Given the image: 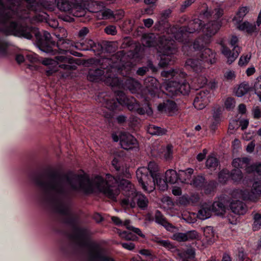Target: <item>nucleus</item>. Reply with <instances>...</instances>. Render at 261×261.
<instances>
[{"instance_id": "7ed1b4c3", "label": "nucleus", "mask_w": 261, "mask_h": 261, "mask_svg": "<svg viewBox=\"0 0 261 261\" xmlns=\"http://www.w3.org/2000/svg\"><path fill=\"white\" fill-rule=\"evenodd\" d=\"M2 32L7 35H13L28 39H31L34 35L38 40L40 49L42 51L56 54V51L51 46L55 45V42L51 40V35L46 31H43L42 38V35L37 28L24 27L18 23L12 22L9 27L2 28Z\"/></svg>"}, {"instance_id": "a19ab883", "label": "nucleus", "mask_w": 261, "mask_h": 261, "mask_svg": "<svg viewBox=\"0 0 261 261\" xmlns=\"http://www.w3.org/2000/svg\"><path fill=\"white\" fill-rule=\"evenodd\" d=\"M237 25V28L239 30L245 31L248 34H252L256 31V28L255 24L249 23L248 21H245L242 23Z\"/></svg>"}, {"instance_id": "bb28decb", "label": "nucleus", "mask_w": 261, "mask_h": 261, "mask_svg": "<svg viewBox=\"0 0 261 261\" xmlns=\"http://www.w3.org/2000/svg\"><path fill=\"white\" fill-rule=\"evenodd\" d=\"M200 54V58L203 61L210 63L211 64L216 62V53L210 48H205Z\"/></svg>"}, {"instance_id": "aec40b11", "label": "nucleus", "mask_w": 261, "mask_h": 261, "mask_svg": "<svg viewBox=\"0 0 261 261\" xmlns=\"http://www.w3.org/2000/svg\"><path fill=\"white\" fill-rule=\"evenodd\" d=\"M121 93H124L123 92L119 91H117L116 93V99H109L108 97H106L103 99V102L102 103L103 106L107 108V109L111 110H114L116 109L119 105H125L126 106V104L122 103L121 102L120 99H119L121 98Z\"/></svg>"}, {"instance_id": "a211bd4d", "label": "nucleus", "mask_w": 261, "mask_h": 261, "mask_svg": "<svg viewBox=\"0 0 261 261\" xmlns=\"http://www.w3.org/2000/svg\"><path fill=\"white\" fill-rule=\"evenodd\" d=\"M70 1V0H58L57 7L60 10L68 12L75 16L74 12H79V10L75 9L76 7L74 6V4Z\"/></svg>"}, {"instance_id": "603ef678", "label": "nucleus", "mask_w": 261, "mask_h": 261, "mask_svg": "<svg viewBox=\"0 0 261 261\" xmlns=\"http://www.w3.org/2000/svg\"><path fill=\"white\" fill-rule=\"evenodd\" d=\"M224 106L227 110H233L236 106V101L234 98L231 97H226L224 101Z\"/></svg>"}, {"instance_id": "dca6fc26", "label": "nucleus", "mask_w": 261, "mask_h": 261, "mask_svg": "<svg viewBox=\"0 0 261 261\" xmlns=\"http://www.w3.org/2000/svg\"><path fill=\"white\" fill-rule=\"evenodd\" d=\"M120 145L123 149L130 150L137 149L138 143L136 138L129 133H122L120 136Z\"/></svg>"}, {"instance_id": "09e8293b", "label": "nucleus", "mask_w": 261, "mask_h": 261, "mask_svg": "<svg viewBox=\"0 0 261 261\" xmlns=\"http://www.w3.org/2000/svg\"><path fill=\"white\" fill-rule=\"evenodd\" d=\"M182 80L179 81V94L181 93L182 94H188L190 91V86L189 83H187L185 81H184L181 84L180 82L182 81Z\"/></svg>"}, {"instance_id": "b1692460", "label": "nucleus", "mask_w": 261, "mask_h": 261, "mask_svg": "<svg viewBox=\"0 0 261 261\" xmlns=\"http://www.w3.org/2000/svg\"><path fill=\"white\" fill-rule=\"evenodd\" d=\"M213 213L212 204L211 202L204 203L201 204L198 213L197 217L202 220L211 217Z\"/></svg>"}, {"instance_id": "c03bdc74", "label": "nucleus", "mask_w": 261, "mask_h": 261, "mask_svg": "<svg viewBox=\"0 0 261 261\" xmlns=\"http://www.w3.org/2000/svg\"><path fill=\"white\" fill-rule=\"evenodd\" d=\"M57 0H41L40 7L49 11H54L57 6Z\"/></svg>"}, {"instance_id": "f257e3e1", "label": "nucleus", "mask_w": 261, "mask_h": 261, "mask_svg": "<svg viewBox=\"0 0 261 261\" xmlns=\"http://www.w3.org/2000/svg\"><path fill=\"white\" fill-rule=\"evenodd\" d=\"M40 187L46 194L51 195L54 210L69 218L72 215L68 202L65 200L71 191L82 190L86 192L97 191L108 198L115 200L121 189L125 196L121 200L122 206L135 207L137 204L140 208L144 210L148 204L147 197L141 193H136L129 180L122 179L118 181L110 174H107L105 179L100 176H96L90 180L86 175L72 172L64 174H53L47 177L40 176Z\"/></svg>"}, {"instance_id": "49530a36", "label": "nucleus", "mask_w": 261, "mask_h": 261, "mask_svg": "<svg viewBox=\"0 0 261 261\" xmlns=\"http://www.w3.org/2000/svg\"><path fill=\"white\" fill-rule=\"evenodd\" d=\"M229 177L233 181L239 182L243 177V173L240 170L234 168L229 173Z\"/></svg>"}, {"instance_id": "e433bc0d", "label": "nucleus", "mask_w": 261, "mask_h": 261, "mask_svg": "<svg viewBox=\"0 0 261 261\" xmlns=\"http://www.w3.org/2000/svg\"><path fill=\"white\" fill-rule=\"evenodd\" d=\"M187 66L191 67L196 72H201L203 69L202 65L201 60L189 59L186 62Z\"/></svg>"}, {"instance_id": "864d4df0", "label": "nucleus", "mask_w": 261, "mask_h": 261, "mask_svg": "<svg viewBox=\"0 0 261 261\" xmlns=\"http://www.w3.org/2000/svg\"><path fill=\"white\" fill-rule=\"evenodd\" d=\"M204 181L205 178L202 176H197L192 180L191 185L195 187L201 188L203 187Z\"/></svg>"}, {"instance_id": "ea45409f", "label": "nucleus", "mask_w": 261, "mask_h": 261, "mask_svg": "<svg viewBox=\"0 0 261 261\" xmlns=\"http://www.w3.org/2000/svg\"><path fill=\"white\" fill-rule=\"evenodd\" d=\"M155 35L153 33L145 35L142 38V44L146 47L154 46L156 44Z\"/></svg>"}, {"instance_id": "4c0bfd02", "label": "nucleus", "mask_w": 261, "mask_h": 261, "mask_svg": "<svg viewBox=\"0 0 261 261\" xmlns=\"http://www.w3.org/2000/svg\"><path fill=\"white\" fill-rule=\"evenodd\" d=\"M182 261H197L195 258V250L192 248L188 249L185 252L178 253Z\"/></svg>"}, {"instance_id": "7c9ffc66", "label": "nucleus", "mask_w": 261, "mask_h": 261, "mask_svg": "<svg viewBox=\"0 0 261 261\" xmlns=\"http://www.w3.org/2000/svg\"><path fill=\"white\" fill-rule=\"evenodd\" d=\"M249 162L250 160L247 157L236 158L232 162V166L237 169L245 168L247 171V168L250 166Z\"/></svg>"}, {"instance_id": "f03ea898", "label": "nucleus", "mask_w": 261, "mask_h": 261, "mask_svg": "<svg viewBox=\"0 0 261 261\" xmlns=\"http://www.w3.org/2000/svg\"><path fill=\"white\" fill-rule=\"evenodd\" d=\"M90 234L87 228L74 227L71 239L81 248V257L84 261H114L108 256L103 248L97 244L90 242Z\"/></svg>"}, {"instance_id": "69168bd1", "label": "nucleus", "mask_w": 261, "mask_h": 261, "mask_svg": "<svg viewBox=\"0 0 261 261\" xmlns=\"http://www.w3.org/2000/svg\"><path fill=\"white\" fill-rule=\"evenodd\" d=\"M229 177V172L227 170H223L219 174L220 182L225 183Z\"/></svg>"}, {"instance_id": "4468645a", "label": "nucleus", "mask_w": 261, "mask_h": 261, "mask_svg": "<svg viewBox=\"0 0 261 261\" xmlns=\"http://www.w3.org/2000/svg\"><path fill=\"white\" fill-rule=\"evenodd\" d=\"M213 93L210 90L202 89L198 91L193 101L194 107L197 110L203 109L211 101Z\"/></svg>"}, {"instance_id": "393cba45", "label": "nucleus", "mask_w": 261, "mask_h": 261, "mask_svg": "<svg viewBox=\"0 0 261 261\" xmlns=\"http://www.w3.org/2000/svg\"><path fill=\"white\" fill-rule=\"evenodd\" d=\"M59 38V40L57 43V46L60 50V53L64 54L68 51L71 47H74L76 43H74L71 41L67 39H63L60 38V35H56Z\"/></svg>"}, {"instance_id": "5fc2aeb1", "label": "nucleus", "mask_w": 261, "mask_h": 261, "mask_svg": "<svg viewBox=\"0 0 261 261\" xmlns=\"http://www.w3.org/2000/svg\"><path fill=\"white\" fill-rule=\"evenodd\" d=\"M187 241H191L194 240H198L200 238L199 233L196 230L188 231L186 232Z\"/></svg>"}, {"instance_id": "2eb2a0df", "label": "nucleus", "mask_w": 261, "mask_h": 261, "mask_svg": "<svg viewBox=\"0 0 261 261\" xmlns=\"http://www.w3.org/2000/svg\"><path fill=\"white\" fill-rule=\"evenodd\" d=\"M42 8L36 7L28 12H25L24 15H19L18 19L25 20L29 19L31 23H36L45 20L48 17L46 13L43 11H38Z\"/></svg>"}, {"instance_id": "412c9836", "label": "nucleus", "mask_w": 261, "mask_h": 261, "mask_svg": "<svg viewBox=\"0 0 261 261\" xmlns=\"http://www.w3.org/2000/svg\"><path fill=\"white\" fill-rule=\"evenodd\" d=\"M221 26V23L216 20L210 21L204 24H202V32L203 33V35L205 37H208L209 36L207 34L208 32L215 31V32L214 33V35H215L219 30Z\"/></svg>"}, {"instance_id": "6ab92c4d", "label": "nucleus", "mask_w": 261, "mask_h": 261, "mask_svg": "<svg viewBox=\"0 0 261 261\" xmlns=\"http://www.w3.org/2000/svg\"><path fill=\"white\" fill-rule=\"evenodd\" d=\"M158 110L160 112H165L169 115H172L177 111V108L175 102L167 100L159 104L158 106Z\"/></svg>"}, {"instance_id": "052dcab7", "label": "nucleus", "mask_w": 261, "mask_h": 261, "mask_svg": "<svg viewBox=\"0 0 261 261\" xmlns=\"http://www.w3.org/2000/svg\"><path fill=\"white\" fill-rule=\"evenodd\" d=\"M132 67L133 65L132 63L126 62L124 64H123L122 66L118 69V70H120V72L122 74H124V72L126 74H128L131 72Z\"/></svg>"}, {"instance_id": "13d9d810", "label": "nucleus", "mask_w": 261, "mask_h": 261, "mask_svg": "<svg viewBox=\"0 0 261 261\" xmlns=\"http://www.w3.org/2000/svg\"><path fill=\"white\" fill-rule=\"evenodd\" d=\"M253 88L255 94L258 96L259 100L261 101V77H258L256 79Z\"/></svg>"}, {"instance_id": "1a4fd4ad", "label": "nucleus", "mask_w": 261, "mask_h": 261, "mask_svg": "<svg viewBox=\"0 0 261 261\" xmlns=\"http://www.w3.org/2000/svg\"><path fill=\"white\" fill-rule=\"evenodd\" d=\"M136 176L142 189L147 193L153 192L155 188L154 178L147 174L145 167H141L136 171Z\"/></svg>"}, {"instance_id": "a18cd8bd", "label": "nucleus", "mask_w": 261, "mask_h": 261, "mask_svg": "<svg viewBox=\"0 0 261 261\" xmlns=\"http://www.w3.org/2000/svg\"><path fill=\"white\" fill-rule=\"evenodd\" d=\"M147 170V174L153 178H156L159 175L158 173V166L154 162H150L148 165V168H146Z\"/></svg>"}, {"instance_id": "a878e982", "label": "nucleus", "mask_w": 261, "mask_h": 261, "mask_svg": "<svg viewBox=\"0 0 261 261\" xmlns=\"http://www.w3.org/2000/svg\"><path fill=\"white\" fill-rule=\"evenodd\" d=\"M154 219L156 223L164 226L168 231H173L175 227L169 223L163 214L159 210L154 214Z\"/></svg>"}, {"instance_id": "4be33fe9", "label": "nucleus", "mask_w": 261, "mask_h": 261, "mask_svg": "<svg viewBox=\"0 0 261 261\" xmlns=\"http://www.w3.org/2000/svg\"><path fill=\"white\" fill-rule=\"evenodd\" d=\"M222 54L227 59V62L230 64L232 63L238 57L240 51V47H235L233 48L232 52L226 46L221 48Z\"/></svg>"}, {"instance_id": "9b49d317", "label": "nucleus", "mask_w": 261, "mask_h": 261, "mask_svg": "<svg viewBox=\"0 0 261 261\" xmlns=\"http://www.w3.org/2000/svg\"><path fill=\"white\" fill-rule=\"evenodd\" d=\"M121 93L120 96L122 97L119 99L121 100V102L126 104L130 111H137L142 115L147 114L148 115H150L152 114V110L148 105H145L143 108H140L139 104L134 97H127L125 93Z\"/></svg>"}, {"instance_id": "c756f323", "label": "nucleus", "mask_w": 261, "mask_h": 261, "mask_svg": "<svg viewBox=\"0 0 261 261\" xmlns=\"http://www.w3.org/2000/svg\"><path fill=\"white\" fill-rule=\"evenodd\" d=\"M193 169L188 168L186 170H179L178 173V179L182 182L186 184H191V176L193 173Z\"/></svg>"}, {"instance_id": "79ce46f5", "label": "nucleus", "mask_w": 261, "mask_h": 261, "mask_svg": "<svg viewBox=\"0 0 261 261\" xmlns=\"http://www.w3.org/2000/svg\"><path fill=\"white\" fill-rule=\"evenodd\" d=\"M178 179V174L176 171L173 169H169L165 173V179L171 184H173L176 182Z\"/></svg>"}, {"instance_id": "4d7b16f0", "label": "nucleus", "mask_w": 261, "mask_h": 261, "mask_svg": "<svg viewBox=\"0 0 261 261\" xmlns=\"http://www.w3.org/2000/svg\"><path fill=\"white\" fill-rule=\"evenodd\" d=\"M218 165V161L213 156L209 157L206 161V166L208 168L215 169Z\"/></svg>"}, {"instance_id": "72a5a7b5", "label": "nucleus", "mask_w": 261, "mask_h": 261, "mask_svg": "<svg viewBox=\"0 0 261 261\" xmlns=\"http://www.w3.org/2000/svg\"><path fill=\"white\" fill-rule=\"evenodd\" d=\"M249 11V8L247 6L240 7L236 16L233 18L232 21L235 24H239Z\"/></svg>"}, {"instance_id": "c9c22d12", "label": "nucleus", "mask_w": 261, "mask_h": 261, "mask_svg": "<svg viewBox=\"0 0 261 261\" xmlns=\"http://www.w3.org/2000/svg\"><path fill=\"white\" fill-rule=\"evenodd\" d=\"M223 14V9L217 7L215 8L212 12L206 10L203 13V17L205 18H211V19H218L220 17H221Z\"/></svg>"}, {"instance_id": "e2e57ef3", "label": "nucleus", "mask_w": 261, "mask_h": 261, "mask_svg": "<svg viewBox=\"0 0 261 261\" xmlns=\"http://www.w3.org/2000/svg\"><path fill=\"white\" fill-rule=\"evenodd\" d=\"M261 228V215L255 214L254 216V223L253 229L254 230H257Z\"/></svg>"}, {"instance_id": "3c124183", "label": "nucleus", "mask_w": 261, "mask_h": 261, "mask_svg": "<svg viewBox=\"0 0 261 261\" xmlns=\"http://www.w3.org/2000/svg\"><path fill=\"white\" fill-rule=\"evenodd\" d=\"M154 181L156 182V185L159 187L161 191H165L168 189V182L166 179H162L160 178V175L156 176L154 178Z\"/></svg>"}, {"instance_id": "de8ad7c7", "label": "nucleus", "mask_w": 261, "mask_h": 261, "mask_svg": "<svg viewBox=\"0 0 261 261\" xmlns=\"http://www.w3.org/2000/svg\"><path fill=\"white\" fill-rule=\"evenodd\" d=\"M249 88L250 87L248 84L242 83L238 88L236 94L238 97H242L248 92Z\"/></svg>"}, {"instance_id": "bf43d9fd", "label": "nucleus", "mask_w": 261, "mask_h": 261, "mask_svg": "<svg viewBox=\"0 0 261 261\" xmlns=\"http://www.w3.org/2000/svg\"><path fill=\"white\" fill-rule=\"evenodd\" d=\"M124 15V11L121 10L116 11L115 12L111 11V14L109 16V18H107V19L113 18L115 21H118L121 19L123 17Z\"/></svg>"}, {"instance_id": "2f4dec72", "label": "nucleus", "mask_w": 261, "mask_h": 261, "mask_svg": "<svg viewBox=\"0 0 261 261\" xmlns=\"http://www.w3.org/2000/svg\"><path fill=\"white\" fill-rule=\"evenodd\" d=\"M108 71V69L102 70L100 69H96L95 70L93 73L91 72L90 73V75H93L96 77L101 76L103 75L104 77H106L108 79H110L112 78L113 83L112 84V86H114L115 85H117L119 83L118 79L116 77H113L111 76V75L108 74L107 73L105 74L106 72H107Z\"/></svg>"}, {"instance_id": "6e6552de", "label": "nucleus", "mask_w": 261, "mask_h": 261, "mask_svg": "<svg viewBox=\"0 0 261 261\" xmlns=\"http://www.w3.org/2000/svg\"><path fill=\"white\" fill-rule=\"evenodd\" d=\"M261 194V180L255 181L252 185L251 192L246 190H234L231 195L233 198H241L244 200H249L256 202Z\"/></svg>"}, {"instance_id": "680f3d73", "label": "nucleus", "mask_w": 261, "mask_h": 261, "mask_svg": "<svg viewBox=\"0 0 261 261\" xmlns=\"http://www.w3.org/2000/svg\"><path fill=\"white\" fill-rule=\"evenodd\" d=\"M252 172H256L259 175H261V163L252 164L247 168V173Z\"/></svg>"}, {"instance_id": "0e129e2a", "label": "nucleus", "mask_w": 261, "mask_h": 261, "mask_svg": "<svg viewBox=\"0 0 261 261\" xmlns=\"http://www.w3.org/2000/svg\"><path fill=\"white\" fill-rule=\"evenodd\" d=\"M119 236L122 239H124L126 240H136L137 237L133 234L132 232H128L126 231L119 232Z\"/></svg>"}, {"instance_id": "c85d7f7f", "label": "nucleus", "mask_w": 261, "mask_h": 261, "mask_svg": "<svg viewBox=\"0 0 261 261\" xmlns=\"http://www.w3.org/2000/svg\"><path fill=\"white\" fill-rule=\"evenodd\" d=\"M156 80L152 77H148L146 79L145 83L149 94L152 97H155L158 89L154 85L156 83Z\"/></svg>"}, {"instance_id": "37998d69", "label": "nucleus", "mask_w": 261, "mask_h": 261, "mask_svg": "<svg viewBox=\"0 0 261 261\" xmlns=\"http://www.w3.org/2000/svg\"><path fill=\"white\" fill-rule=\"evenodd\" d=\"M147 132L151 135L162 136L165 135L167 130L160 127L154 125H149L147 127Z\"/></svg>"}, {"instance_id": "ddd939ff", "label": "nucleus", "mask_w": 261, "mask_h": 261, "mask_svg": "<svg viewBox=\"0 0 261 261\" xmlns=\"http://www.w3.org/2000/svg\"><path fill=\"white\" fill-rule=\"evenodd\" d=\"M215 31L208 32V37H205L203 35L197 38L191 46L185 45L182 47L183 50L186 53L187 51V55H192L193 51H200L205 46L208 44L211 41V38L214 36V33Z\"/></svg>"}, {"instance_id": "6e6d98bb", "label": "nucleus", "mask_w": 261, "mask_h": 261, "mask_svg": "<svg viewBox=\"0 0 261 261\" xmlns=\"http://www.w3.org/2000/svg\"><path fill=\"white\" fill-rule=\"evenodd\" d=\"M8 43L3 38L0 37V56H5L8 52Z\"/></svg>"}, {"instance_id": "cd10ccee", "label": "nucleus", "mask_w": 261, "mask_h": 261, "mask_svg": "<svg viewBox=\"0 0 261 261\" xmlns=\"http://www.w3.org/2000/svg\"><path fill=\"white\" fill-rule=\"evenodd\" d=\"M230 207L233 213L239 215L245 214L247 211L245 204L239 200L231 202Z\"/></svg>"}, {"instance_id": "0eeeda50", "label": "nucleus", "mask_w": 261, "mask_h": 261, "mask_svg": "<svg viewBox=\"0 0 261 261\" xmlns=\"http://www.w3.org/2000/svg\"><path fill=\"white\" fill-rule=\"evenodd\" d=\"M202 21L198 18H195L190 21L187 26L181 27L173 37L178 42L185 43L187 42L189 34L202 31Z\"/></svg>"}, {"instance_id": "774afa93", "label": "nucleus", "mask_w": 261, "mask_h": 261, "mask_svg": "<svg viewBox=\"0 0 261 261\" xmlns=\"http://www.w3.org/2000/svg\"><path fill=\"white\" fill-rule=\"evenodd\" d=\"M172 239L178 242H186V234L182 232H177L173 234Z\"/></svg>"}, {"instance_id": "5701e85b", "label": "nucleus", "mask_w": 261, "mask_h": 261, "mask_svg": "<svg viewBox=\"0 0 261 261\" xmlns=\"http://www.w3.org/2000/svg\"><path fill=\"white\" fill-rule=\"evenodd\" d=\"M122 82L124 88L127 89L132 93H136L141 89L140 83L133 78H127Z\"/></svg>"}, {"instance_id": "8fccbe9b", "label": "nucleus", "mask_w": 261, "mask_h": 261, "mask_svg": "<svg viewBox=\"0 0 261 261\" xmlns=\"http://www.w3.org/2000/svg\"><path fill=\"white\" fill-rule=\"evenodd\" d=\"M87 43L89 45L90 48L88 46H85L84 43H76L75 47L79 49L87 50L92 49V48L95 46V43L92 40H88Z\"/></svg>"}, {"instance_id": "f8f14e48", "label": "nucleus", "mask_w": 261, "mask_h": 261, "mask_svg": "<svg viewBox=\"0 0 261 261\" xmlns=\"http://www.w3.org/2000/svg\"><path fill=\"white\" fill-rule=\"evenodd\" d=\"M56 61L51 59L46 58L41 62L42 64L48 66L56 64L58 67L65 70L74 69L75 66L73 65L74 59L72 57H67L63 56H58L55 57Z\"/></svg>"}, {"instance_id": "39448f33", "label": "nucleus", "mask_w": 261, "mask_h": 261, "mask_svg": "<svg viewBox=\"0 0 261 261\" xmlns=\"http://www.w3.org/2000/svg\"><path fill=\"white\" fill-rule=\"evenodd\" d=\"M159 53L160 61L159 65L164 67L172 64L175 61L174 55L177 52V48L174 45L173 37L169 35H163L159 39Z\"/></svg>"}, {"instance_id": "58836bf2", "label": "nucleus", "mask_w": 261, "mask_h": 261, "mask_svg": "<svg viewBox=\"0 0 261 261\" xmlns=\"http://www.w3.org/2000/svg\"><path fill=\"white\" fill-rule=\"evenodd\" d=\"M158 152L162 154L166 160H171L172 158L173 146L168 144L166 147L161 146L158 150Z\"/></svg>"}, {"instance_id": "f3484780", "label": "nucleus", "mask_w": 261, "mask_h": 261, "mask_svg": "<svg viewBox=\"0 0 261 261\" xmlns=\"http://www.w3.org/2000/svg\"><path fill=\"white\" fill-rule=\"evenodd\" d=\"M204 239L202 241V247L205 248L213 244L216 241L214 228L212 226H206L203 228Z\"/></svg>"}, {"instance_id": "423d86ee", "label": "nucleus", "mask_w": 261, "mask_h": 261, "mask_svg": "<svg viewBox=\"0 0 261 261\" xmlns=\"http://www.w3.org/2000/svg\"><path fill=\"white\" fill-rule=\"evenodd\" d=\"M161 75L170 80L165 85L166 94L171 97L178 95L179 81L184 79L187 74L180 69H175L164 70Z\"/></svg>"}, {"instance_id": "473e14b6", "label": "nucleus", "mask_w": 261, "mask_h": 261, "mask_svg": "<svg viewBox=\"0 0 261 261\" xmlns=\"http://www.w3.org/2000/svg\"><path fill=\"white\" fill-rule=\"evenodd\" d=\"M71 3H73L75 9L79 10V12H74L75 13V17H80L84 16L86 14L85 8L86 7V3L88 2V0H70Z\"/></svg>"}, {"instance_id": "9d476101", "label": "nucleus", "mask_w": 261, "mask_h": 261, "mask_svg": "<svg viewBox=\"0 0 261 261\" xmlns=\"http://www.w3.org/2000/svg\"><path fill=\"white\" fill-rule=\"evenodd\" d=\"M105 4L101 2L95 0H88L86 3L85 10L96 14L95 16L98 19H107L111 14L110 9H104ZM86 11V10H85Z\"/></svg>"}, {"instance_id": "338daca9", "label": "nucleus", "mask_w": 261, "mask_h": 261, "mask_svg": "<svg viewBox=\"0 0 261 261\" xmlns=\"http://www.w3.org/2000/svg\"><path fill=\"white\" fill-rule=\"evenodd\" d=\"M251 55L250 54H247L246 55L242 56L239 61V65L240 66H246L250 61Z\"/></svg>"}, {"instance_id": "f704fd0d", "label": "nucleus", "mask_w": 261, "mask_h": 261, "mask_svg": "<svg viewBox=\"0 0 261 261\" xmlns=\"http://www.w3.org/2000/svg\"><path fill=\"white\" fill-rule=\"evenodd\" d=\"M212 207L213 212L216 215L221 216L225 212L226 206L222 200L215 201L212 204Z\"/></svg>"}, {"instance_id": "20e7f679", "label": "nucleus", "mask_w": 261, "mask_h": 261, "mask_svg": "<svg viewBox=\"0 0 261 261\" xmlns=\"http://www.w3.org/2000/svg\"><path fill=\"white\" fill-rule=\"evenodd\" d=\"M24 4L27 9H23L22 7L19 5V0H8V3L10 5L7 8L5 7L2 2L0 1V31L3 28L8 27L12 22H9L10 18H18V15H24L25 12L34 9L36 7H40L39 0H24Z\"/></svg>"}]
</instances>
